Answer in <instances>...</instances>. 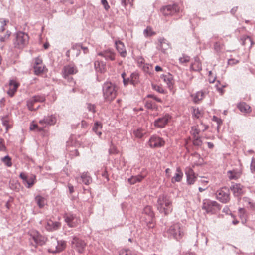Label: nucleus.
<instances>
[{"mask_svg": "<svg viewBox=\"0 0 255 255\" xmlns=\"http://www.w3.org/2000/svg\"><path fill=\"white\" fill-rule=\"evenodd\" d=\"M118 88L111 82H106L103 87V97L105 101L111 102L117 95Z\"/></svg>", "mask_w": 255, "mask_h": 255, "instance_id": "nucleus-2", "label": "nucleus"}, {"mask_svg": "<svg viewBox=\"0 0 255 255\" xmlns=\"http://www.w3.org/2000/svg\"><path fill=\"white\" fill-rule=\"evenodd\" d=\"M251 170L252 172L255 171V160L254 158H252L251 163Z\"/></svg>", "mask_w": 255, "mask_h": 255, "instance_id": "nucleus-59", "label": "nucleus"}, {"mask_svg": "<svg viewBox=\"0 0 255 255\" xmlns=\"http://www.w3.org/2000/svg\"><path fill=\"white\" fill-rule=\"evenodd\" d=\"M157 209L160 213L167 215L172 210V204L171 199L165 195H160L157 201Z\"/></svg>", "mask_w": 255, "mask_h": 255, "instance_id": "nucleus-1", "label": "nucleus"}, {"mask_svg": "<svg viewBox=\"0 0 255 255\" xmlns=\"http://www.w3.org/2000/svg\"><path fill=\"white\" fill-rule=\"evenodd\" d=\"M5 149L4 141L2 138H0V151H4Z\"/></svg>", "mask_w": 255, "mask_h": 255, "instance_id": "nucleus-53", "label": "nucleus"}, {"mask_svg": "<svg viewBox=\"0 0 255 255\" xmlns=\"http://www.w3.org/2000/svg\"><path fill=\"white\" fill-rule=\"evenodd\" d=\"M207 93V92L205 90H201L197 92L195 94L192 95L193 100L195 103H197L199 101L202 100L205 94Z\"/></svg>", "mask_w": 255, "mask_h": 255, "instance_id": "nucleus-27", "label": "nucleus"}, {"mask_svg": "<svg viewBox=\"0 0 255 255\" xmlns=\"http://www.w3.org/2000/svg\"><path fill=\"white\" fill-rule=\"evenodd\" d=\"M183 174L180 168H177L174 176L171 179V182L174 183L176 182H180L181 181L183 177Z\"/></svg>", "mask_w": 255, "mask_h": 255, "instance_id": "nucleus-29", "label": "nucleus"}, {"mask_svg": "<svg viewBox=\"0 0 255 255\" xmlns=\"http://www.w3.org/2000/svg\"><path fill=\"white\" fill-rule=\"evenodd\" d=\"M10 35H11V32L7 31L6 32V34H5V35L4 36V37H0V41H4L5 40L8 39L9 38V37H10Z\"/></svg>", "mask_w": 255, "mask_h": 255, "instance_id": "nucleus-56", "label": "nucleus"}, {"mask_svg": "<svg viewBox=\"0 0 255 255\" xmlns=\"http://www.w3.org/2000/svg\"><path fill=\"white\" fill-rule=\"evenodd\" d=\"M66 247V243L63 241H57L54 239L50 243L48 249L49 252L53 253L60 252Z\"/></svg>", "mask_w": 255, "mask_h": 255, "instance_id": "nucleus-7", "label": "nucleus"}, {"mask_svg": "<svg viewBox=\"0 0 255 255\" xmlns=\"http://www.w3.org/2000/svg\"><path fill=\"white\" fill-rule=\"evenodd\" d=\"M192 113L193 116L198 119L202 117L203 116V111L199 109V108L193 107L192 108Z\"/></svg>", "mask_w": 255, "mask_h": 255, "instance_id": "nucleus-34", "label": "nucleus"}, {"mask_svg": "<svg viewBox=\"0 0 255 255\" xmlns=\"http://www.w3.org/2000/svg\"><path fill=\"white\" fill-rule=\"evenodd\" d=\"M161 78L167 84L169 88L171 89L174 84L173 78L172 75L168 74L167 75H162Z\"/></svg>", "mask_w": 255, "mask_h": 255, "instance_id": "nucleus-26", "label": "nucleus"}, {"mask_svg": "<svg viewBox=\"0 0 255 255\" xmlns=\"http://www.w3.org/2000/svg\"><path fill=\"white\" fill-rule=\"evenodd\" d=\"M56 118L53 115L48 116L44 119L41 120L39 122V124L42 126L43 128L46 127L47 126H52L56 123Z\"/></svg>", "mask_w": 255, "mask_h": 255, "instance_id": "nucleus-17", "label": "nucleus"}, {"mask_svg": "<svg viewBox=\"0 0 255 255\" xmlns=\"http://www.w3.org/2000/svg\"><path fill=\"white\" fill-rule=\"evenodd\" d=\"M145 107L148 109H152L153 107V103L150 101H147L145 104Z\"/></svg>", "mask_w": 255, "mask_h": 255, "instance_id": "nucleus-61", "label": "nucleus"}, {"mask_svg": "<svg viewBox=\"0 0 255 255\" xmlns=\"http://www.w3.org/2000/svg\"><path fill=\"white\" fill-rule=\"evenodd\" d=\"M146 134V131L142 128H139L134 130L133 134L135 137L138 138H142Z\"/></svg>", "mask_w": 255, "mask_h": 255, "instance_id": "nucleus-37", "label": "nucleus"}, {"mask_svg": "<svg viewBox=\"0 0 255 255\" xmlns=\"http://www.w3.org/2000/svg\"><path fill=\"white\" fill-rule=\"evenodd\" d=\"M78 70L75 66L67 65L63 67L62 74L64 79L67 80L69 82H71L73 80V78L71 77V76L76 74Z\"/></svg>", "mask_w": 255, "mask_h": 255, "instance_id": "nucleus-6", "label": "nucleus"}, {"mask_svg": "<svg viewBox=\"0 0 255 255\" xmlns=\"http://www.w3.org/2000/svg\"><path fill=\"white\" fill-rule=\"evenodd\" d=\"M241 41H242V44L243 45H244V46L248 45V46H252V40H251V38L248 36H243L241 38Z\"/></svg>", "mask_w": 255, "mask_h": 255, "instance_id": "nucleus-41", "label": "nucleus"}, {"mask_svg": "<svg viewBox=\"0 0 255 255\" xmlns=\"http://www.w3.org/2000/svg\"><path fill=\"white\" fill-rule=\"evenodd\" d=\"M245 211L243 208H240L239 209V215L241 218H245Z\"/></svg>", "mask_w": 255, "mask_h": 255, "instance_id": "nucleus-54", "label": "nucleus"}, {"mask_svg": "<svg viewBox=\"0 0 255 255\" xmlns=\"http://www.w3.org/2000/svg\"><path fill=\"white\" fill-rule=\"evenodd\" d=\"M2 161L8 167H10L12 166L11 158L8 156H6L2 158Z\"/></svg>", "mask_w": 255, "mask_h": 255, "instance_id": "nucleus-47", "label": "nucleus"}, {"mask_svg": "<svg viewBox=\"0 0 255 255\" xmlns=\"http://www.w3.org/2000/svg\"><path fill=\"white\" fill-rule=\"evenodd\" d=\"M19 86V84L14 80H11L9 84V90L7 91V94L12 97L17 90Z\"/></svg>", "mask_w": 255, "mask_h": 255, "instance_id": "nucleus-22", "label": "nucleus"}, {"mask_svg": "<svg viewBox=\"0 0 255 255\" xmlns=\"http://www.w3.org/2000/svg\"><path fill=\"white\" fill-rule=\"evenodd\" d=\"M102 128V125L101 123L98 122L95 123L93 127V130L99 136H100L102 135L101 129Z\"/></svg>", "mask_w": 255, "mask_h": 255, "instance_id": "nucleus-36", "label": "nucleus"}, {"mask_svg": "<svg viewBox=\"0 0 255 255\" xmlns=\"http://www.w3.org/2000/svg\"><path fill=\"white\" fill-rule=\"evenodd\" d=\"M2 121L3 125L6 127V132H7L13 126L12 121L8 117L2 118Z\"/></svg>", "mask_w": 255, "mask_h": 255, "instance_id": "nucleus-32", "label": "nucleus"}, {"mask_svg": "<svg viewBox=\"0 0 255 255\" xmlns=\"http://www.w3.org/2000/svg\"><path fill=\"white\" fill-rule=\"evenodd\" d=\"M45 100V97L42 96H35L29 99L27 102V106L28 109L31 110L37 109L39 106H35L36 103L43 102Z\"/></svg>", "mask_w": 255, "mask_h": 255, "instance_id": "nucleus-11", "label": "nucleus"}, {"mask_svg": "<svg viewBox=\"0 0 255 255\" xmlns=\"http://www.w3.org/2000/svg\"><path fill=\"white\" fill-rule=\"evenodd\" d=\"M98 55L103 57L106 60L114 61L116 59V53L113 50L108 49L102 52H99Z\"/></svg>", "mask_w": 255, "mask_h": 255, "instance_id": "nucleus-18", "label": "nucleus"}, {"mask_svg": "<svg viewBox=\"0 0 255 255\" xmlns=\"http://www.w3.org/2000/svg\"><path fill=\"white\" fill-rule=\"evenodd\" d=\"M139 81V75L137 73H133L130 76V82L135 85L138 83Z\"/></svg>", "mask_w": 255, "mask_h": 255, "instance_id": "nucleus-40", "label": "nucleus"}, {"mask_svg": "<svg viewBox=\"0 0 255 255\" xmlns=\"http://www.w3.org/2000/svg\"><path fill=\"white\" fill-rule=\"evenodd\" d=\"M115 44L116 48L120 56L123 58H125L127 55V51L126 50L124 44L121 41H116Z\"/></svg>", "mask_w": 255, "mask_h": 255, "instance_id": "nucleus-20", "label": "nucleus"}, {"mask_svg": "<svg viewBox=\"0 0 255 255\" xmlns=\"http://www.w3.org/2000/svg\"><path fill=\"white\" fill-rule=\"evenodd\" d=\"M76 179L78 182H79V180H81L82 182L84 183L85 185H89L92 181V178L88 172H83L81 174L80 178L76 177Z\"/></svg>", "mask_w": 255, "mask_h": 255, "instance_id": "nucleus-25", "label": "nucleus"}, {"mask_svg": "<svg viewBox=\"0 0 255 255\" xmlns=\"http://www.w3.org/2000/svg\"><path fill=\"white\" fill-rule=\"evenodd\" d=\"M41 64H43L42 60L41 59V58H40L39 57H37V58H35L34 65H39Z\"/></svg>", "mask_w": 255, "mask_h": 255, "instance_id": "nucleus-58", "label": "nucleus"}, {"mask_svg": "<svg viewBox=\"0 0 255 255\" xmlns=\"http://www.w3.org/2000/svg\"><path fill=\"white\" fill-rule=\"evenodd\" d=\"M148 97L152 98L155 99L156 101H157L158 102H162V100L156 97V96H155L153 95H148Z\"/></svg>", "mask_w": 255, "mask_h": 255, "instance_id": "nucleus-63", "label": "nucleus"}, {"mask_svg": "<svg viewBox=\"0 0 255 255\" xmlns=\"http://www.w3.org/2000/svg\"><path fill=\"white\" fill-rule=\"evenodd\" d=\"M72 245L77 251L81 253L84 252L86 244L84 241L77 237H74L72 241Z\"/></svg>", "mask_w": 255, "mask_h": 255, "instance_id": "nucleus-14", "label": "nucleus"}, {"mask_svg": "<svg viewBox=\"0 0 255 255\" xmlns=\"http://www.w3.org/2000/svg\"><path fill=\"white\" fill-rule=\"evenodd\" d=\"M170 118L169 114H166L163 117L156 120L154 122V125L157 128H163L168 124Z\"/></svg>", "mask_w": 255, "mask_h": 255, "instance_id": "nucleus-16", "label": "nucleus"}, {"mask_svg": "<svg viewBox=\"0 0 255 255\" xmlns=\"http://www.w3.org/2000/svg\"><path fill=\"white\" fill-rule=\"evenodd\" d=\"M152 87L154 90L158 91V92H159L160 93H165L164 90L160 86L153 85Z\"/></svg>", "mask_w": 255, "mask_h": 255, "instance_id": "nucleus-51", "label": "nucleus"}, {"mask_svg": "<svg viewBox=\"0 0 255 255\" xmlns=\"http://www.w3.org/2000/svg\"><path fill=\"white\" fill-rule=\"evenodd\" d=\"M30 235L37 245H42L45 244L46 242V238L40 235L37 231H31Z\"/></svg>", "mask_w": 255, "mask_h": 255, "instance_id": "nucleus-15", "label": "nucleus"}, {"mask_svg": "<svg viewBox=\"0 0 255 255\" xmlns=\"http://www.w3.org/2000/svg\"><path fill=\"white\" fill-rule=\"evenodd\" d=\"M230 189L235 196H241L244 193V187L240 184H234Z\"/></svg>", "mask_w": 255, "mask_h": 255, "instance_id": "nucleus-21", "label": "nucleus"}, {"mask_svg": "<svg viewBox=\"0 0 255 255\" xmlns=\"http://www.w3.org/2000/svg\"><path fill=\"white\" fill-rule=\"evenodd\" d=\"M5 25V21L2 19H0V32L3 31Z\"/></svg>", "mask_w": 255, "mask_h": 255, "instance_id": "nucleus-55", "label": "nucleus"}, {"mask_svg": "<svg viewBox=\"0 0 255 255\" xmlns=\"http://www.w3.org/2000/svg\"><path fill=\"white\" fill-rule=\"evenodd\" d=\"M213 121L217 122L219 125H221L222 123V120L218 118L216 116H213Z\"/></svg>", "mask_w": 255, "mask_h": 255, "instance_id": "nucleus-62", "label": "nucleus"}, {"mask_svg": "<svg viewBox=\"0 0 255 255\" xmlns=\"http://www.w3.org/2000/svg\"><path fill=\"white\" fill-rule=\"evenodd\" d=\"M143 214H146L147 219H146V222L149 228H153L154 226L153 222L154 214L150 206H146L143 210Z\"/></svg>", "mask_w": 255, "mask_h": 255, "instance_id": "nucleus-13", "label": "nucleus"}, {"mask_svg": "<svg viewBox=\"0 0 255 255\" xmlns=\"http://www.w3.org/2000/svg\"><path fill=\"white\" fill-rule=\"evenodd\" d=\"M216 198L222 203H226L230 200V191L228 188L224 187L217 191Z\"/></svg>", "mask_w": 255, "mask_h": 255, "instance_id": "nucleus-9", "label": "nucleus"}, {"mask_svg": "<svg viewBox=\"0 0 255 255\" xmlns=\"http://www.w3.org/2000/svg\"><path fill=\"white\" fill-rule=\"evenodd\" d=\"M239 62L238 60L235 59H230L228 60V64L231 65L237 64Z\"/></svg>", "mask_w": 255, "mask_h": 255, "instance_id": "nucleus-60", "label": "nucleus"}, {"mask_svg": "<svg viewBox=\"0 0 255 255\" xmlns=\"http://www.w3.org/2000/svg\"><path fill=\"white\" fill-rule=\"evenodd\" d=\"M94 67L97 72L104 73L106 70V63L100 60H96L94 63Z\"/></svg>", "mask_w": 255, "mask_h": 255, "instance_id": "nucleus-23", "label": "nucleus"}, {"mask_svg": "<svg viewBox=\"0 0 255 255\" xmlns=\"http://www.w3.org/2000/svg\"><path fill=\"white\" fill-rule=\"evenodd\" d=\"M144 34L145 37H149L155 35L156 33L153 31L152 28L151 27L148 26L144 30Z\"/></svg>", "mask_w": 255, "mask_h": 255, "instance_id": "nucleus-42", "label": "nucleus"}, {"mask_svg": "<svg viewBox=\"0 0 255 255\" xmlns=\"http://www.w3.org/2000/svg\"><path fill=\"white\" fill-rule=\"evenodd\" d=\"M190 60V57L187 55H183L182 57L179 58V61L181 63H187Z\"/></svg>", "mask_w": 255, "mask_h": 255, "instance_id": "nucleus-49", "label": "nucleus"}, {"mask_svg": "<svg viewBox=\"0 0 255 255\" xmlns=\"http://www.w3.org/2000/svg\"><path fill=\"white\" fill-rule=\"evenodd\" d=\"M28 35L23 32H18L15 34L14 40L15 47L18 48H22L27 45L28 42Z\"/></svg>", "mask_w": 255, "mask_h": 255, "instance_id": "nucleus-4", "label": "nucleus"}, {"mask_svg": "<svg viewBox=\"0 0 255 255\" xmlns=\"http://www.w3.org/2000/svg\"><path fill=\"white\" fill-rule=\"evenodd\" d=\"M217 90L221 94H223L224 92V88L226 87L225 85H221L220 83L219 84H217L216 85Z\"/></svg>", "mask_w": 255, "mask_h": 255, "instance_id": "nucleus-48", "label": "nucleus"}, {"mask_svg": "<svg viewBox=\"0 0 255 255\" xmlns=\"http://www.w3.org/2000/svg\"><path fill=\"white\" fill-rule=\"evenodd\" d=\"M191 68L195 71H199L201 70V64L198 61H195L191 65Z\"/></svg>", "mask_w": 255, "mask_h": 255, "instance_id": "nucleus-45", "label": "nucleus"}, {"mask_svg": "<svg viewBox=\"0 0 255 255\" xmlns=\"http://www.w3.org/2000/svg\"><path fill=\"white\" fill-rule=\"evenodd\" d=\"M224 44L220 42H216L214 43V48L217 52H220L224 48Z\"/></svg>", "mask_w": 255, "mask_h": 255, "instance_id": "nucleus-44", "label": "nucleus"}, {"mask_svg": "<svg viewBox=\"0 0 255 255\" xmlns=\"http://www.w3.org/2000/svg\"><path fill=\"white\" fill-rule=\"evenodd\" d=\"M195 139L193 141V144L196 146H201L202 144V142L199 136H196L194 137Z\"/></svg>", "mask_w": 255, "mask_h": 255, "instance_id": "nucleus-50", "label": "nucleus"}, {"mask_svg": "<svg viewBox=\"0 0 255 255\" xmlns=\"http://www.w3.org/2000/svg\"><path fill=\"white\" fill-rule=\"evenodd\" d=\"M101 3L103 5L104 9L106 11H108L110 7L107 0H101Z\"/></svg>", "mask_w": 255, "mask_h": 255, "instance_id": "nucleus-52", "label": "nucleus"}, {"mask_svg": "<svg viewBox=\"0 0 255 255\" xmlns=\"http://www.w3.org/2000/svg\"><path fill=\"white\" fill-rule=\"evenodd\" d=\"M186 175L187 176V182L190 185L193 184L197 178L194 171L190 168H187L186 170Z\"/></svg>", "mask_w": 255, "mask_h": 255, "instance_id": "nucleus-19", "label": "nucleus"}, {"mask_svg": "<svg viewBox=\"0 0 255 255\" xmlns=\"http://www.w3.org/2000/svg\"><path fill=\"white\" fill-rule=\"evenodd\" d=\"M199 182L202 185H207V184L208 183V181L205 180V179H203L199 181Z\"/></svg>", "mask_w": 255, "mask_h": 255, "instance_id": "nucleus-64", "label": "nucleus"}, {"mask_svg": "<svg viewBox=\"0 0 255 255\" xmlns=\"http://www.w3.org/2000/svg\"><path fill=\"white\" fill-rule=\"evenodd\" d=\"M203 209L207 213H215L220 210L221 207L216 201L207 200L203 203Z\"/></svg>", "mask_w": 255, "mask_h": 255, "instance_id": "nucleus-5", "label": "nucleus"}, {"mask_svg": "<svg viewBox=\"0 0 255 255\" xmlns=\"http://www.w3.org/2000/svg\"><path fill=\"white\" fill-rule=\"evenodd\" d=\"M184 228L179 223L171 225L167 230L168 234L176 240H180L184 235Z\"/></svg>", "mask_w": 255, "mask_h": 255, "instance_id": "nucleus-3", "label": "nucleus"}, {"mask_svg": "<svg viewBox=\"0 0 255 255\" xmlns=\"http://www.w3.org/2000/svg\"><path fill=\"white\" fill-rule=\"evenodd\" d=\"M119 255H138L136 252L129 249H122L119 252Z\"/></svg>", "mask_w": 255, "mask_h": 255, "instance_id": "nucleus-39", "label": "nucleus"}, {"mask_svg": "<svg viewBox=\"0 0 255 255\" xmlns=\"http://www.w3.org/2000/svg\"><path fill=\"white\" fill-rule=\"evenodd\" d=\"M159 42L160 43L159 48L164 53H166L170 48V45L168 41L164 38H160L159 39Z\"/></svg>", "mask_w": 255, "mask_h": 255, "instance_id": "nucleus-24", "label": "nucleus"}, {"mask_svg": "<svg viewBox=\"0 0 255 255\" xmlns=\"http://www.w3.org/2000/svg\"><path fill=\"white\" fill-rule=\"evenodd\" d=\"M34 73L36 75H39L44 72L45 66L43 64L34 66Z\"/></svg>", "mask_w": 255, "mask_h": 255, "instance_id": "nucleus-38", "label": "nucleus"}, {"mask_svg": "<svg viewBox=\"0 0 255 255\" xmlns=\"http://www.w3.org/2000/svg\"><path fill=\"white\" fill-rule=\"evenodd\" d=\"M64 217L69 227H76L80 223V218L71 213L65 214Z\"/></svg>", "mask_w": 255, "mask_h": 255, "instance_id": "nucleus-12", "label": "nucleus"}, {"mask_svg": "<svg viewBox=\"0 0 255 255\" xmlns=\"http://www.w3.org/2000/svg\"><path fill=\"white\" fill-rule=\"evenodd\" d=\"M148 144L151 148H157L163 146L165 141L162 138L154 135L150 138Z\"/></svg>", "mask_w": 255, "mask_h": 255, "instance_id": "nucleus-10", "label": "nucleus"}, {"mask_svg": "<svg viewBox=\"0 0 255 255\" xmlns=\"http://www.w3.org/2000/svg\"><path fill=\"white\" fill-rule=\"evenodd\" d=\"M191 132L192 134L194 136V137L196 136H198L200 132V129L199 128V126H194L192 128Z\"/></svg>", "mask_w": 255, "mask_h": 255, "instance_id": "nucleus-46", "label": "nucleus"}, {"mask_svg": "<svg viewBox=\"0 0 255 255\" xmlns=\"http://www.w3.org/2000/svg\"><path fill=\"white\" fill-rule=\"evenodd\" d=\"M227 175L230 180H236L241 176V172L236 170L229 171Z\"/></svg>", "mask_w": 255, "mask_h": 255, "instance_id": "nucleus-33", "label": "nucleus"}, {"mask_svg": "<svg viewBox=\"0 0 255 255\" xmlns=\"http://www.w3.org/2000/svg\"><path fill=\"white\" fill-rule=\"evenodd\" d=\"M179 10V6L175 4L165 6L160 9L161 12L165 16L174 15L178 13Z\"/></svg>", "mask_w": 255, "mask_h": 255, "instance_id": "nucleus-8", "label": "nucleus"}, {"mask_svg": "<svg viewBox=\"0 0 255 255\" xmlns=\"http://www.w3.org/2000/svg\"><path fill=\"white\" fill-rule=\"evenodd\" d=\"M238 108L241 112L245 113H249L251 112L250 106L245 102H241L238 104Z\"/></svg>", "mask_w": 255, "mask_h": 255, "instance_id": "nucleus-31", "label": "nucleus"}, {"mask_svg": "<svg viewBox=\"0 0 255 255\" xmlns=\"http://www.w3.org/2000/svg\"><path fill=\"white\" fill-rule=\"evenodd\" d=\"M43 127L41 125H38L37 124L34 123V122H33L30 127V130H35L37 129L38 131H42L43 130Z\"/></svg>", "mask_w": 255, "mask_h": 255, "instance_id": "nucleus-43", "label": "nucleus"}, {"mask_svg": "<svg viewBox=\"0 0 255 255\" xmlns=\"http://www.w3.org/2000/svg\"><path fill=\"white\" fill-rule=\"evenodd\" d=\"M61 224L59 222H54L52 220H48L46 225V228L48 230H56L60 227Z\"/></svg>", "mask_w": 255, "mask_h": 255, "instance_id": "nucleus-30", "label": "nucleus"}, {"mask_svg": "<svg viewBox=\"0 0 255 255\" xmlns=\"http://www.w3.org/2000/svg\"><path fill=\"white\" fill-rule=\"evenodd\" d=\"M35 200L39 207L40 208L44 206L46 201L44 197L40 195L36 196L35 198Z\"/></svg>", "mask_w": 255, "mask_h": 255, "instance_id": "nucleus-35", "label": "nucleus"}, {"mask_svg": "<svg viewBox=\"0 0 255 255\" xmlns=\"http://www.w3.org/2000/svg\"><path fill=\"white\" fill-rule=\"evenodd\" d=\"M35 177L34 178H31L29 179H28L27 180V184H28V187H30L32 185H33L34 183V179H35Z\"/></svg>", "mask_w": 255, "mask_h": 255, "instance_id": "nucleus-57", "label": "nucleus"}, {"mask_svg": "<svg viewBox=\"0 0 255 255\" xmlns=\"http://www.w3.org/2000/svg\"><path fill=\"white\" fill-rule=\"evenodd\" d=\"M145 175L141 174L137 175L136 176H132L128 179V183L133 185L138 182H140L145 177Z\"/></svg>", "mask_w": 255, "mask_h": 255, "instance_id": "nucleus-28", "label": "nucleus"}]
</instances>
